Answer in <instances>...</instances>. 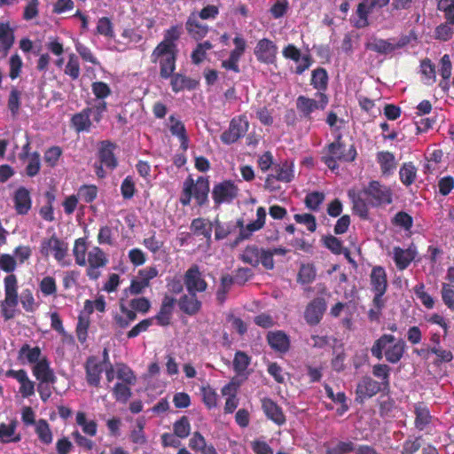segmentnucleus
Instances as JSON below:
<instances>
[{"label":"nucleus","mask_w":454,"mask_h":454,"mask_svg":"<svg viewBox=\"0 0 454 454\" xmlns=\"http://www.w3.org/2000/svg\"><path fill=\"white\" fill-rule=\"evenodd\" d=\"M181 27L178 26H173L168 29L164 34L163 40L159 44H165L171 48H176V42L180 37Z\"/></svg>","instance_id":"obj_60"},{"label":"nucleus","mask_w":454,"mask_h":454,"mask_svg":"<svg viewBox=\"0 0 454 454\" xmlns=\"http://www.w3.org/2000/svg\"><path fill=\"white\" fill-rule=\"evenodd\" d=\"M168 128L172 135L176 136L180 139L182 145L185 148L188 139L183 122L174 116H170L168 120Z\"/></svg>","instance_id":"obj_45"},{"label":"nucleus","mask_w":454,"mask_h":454,"mask_svg":"<svg viewBox=\"0 0 454 454\" xmlns=\"http://www.w3.org/2000/svg\"><path fill=\"white\" fill-rule=\"evenodd\" d=\"M282 54L284 58L291 59L296 64L295 73L298 74H301L304 71L309 69L312 64L310 55L302 54L294 44L286 45L283 49Z\"/></svg>","instance_id":"obj_11"},{"label":"nucleus","mask_w":454,"mask_h":454,"mask_svg":"<svg viewBox=\"0 0 454 454\" xmlns=\"http://www.w3.org/2000/svg\"><path fill=\"white\" fill-rule=\"evenodd\" d=\"M32 373L39 382H51L54 384L56 382L55 373L51 367L49 359L45 356L34 365H32Z\"/></svg>","instance_id":"obj_20"},{"label":"nucleus","mask_w":454,"mask_h":454,"mask_svg":"<svg viewBox=\"0 0 454 454\" xmlns=\"http://www.w3.org/2000/svg\"><path fill=\"white\" fill-rule=\"evenodd\" d=\"M170 85L172 90L177 93L184 90H194L198 85V82L181 74L173 73L170 76Z\"/></svg>","instance_id":"obj_29"},{"label":"nucleus","mask_w":454,"mask_h":454,"mask_svg":"<svg viewBox=\"0 0 454 454\" xmlns=\"http://www.w3.org/2000/svg\"><path fill=\"white\" fill-rule=\"evenodd\" d=\"M275 174H270L265 180V187L270 191L276 190L274 180L288 183L294 178V164L286 161L274 168Z\"/></svg>","instance_id":"obj_14"},{"label":"nucleus","mask_w":454,"mask_h":454,"mask_svg":"<svg viewBox=\"0 0 454 454\" xmlns=\"http://www.w3.org/2000/svg\"><path fill=\"white\" fill-rule=\"evenodd\" d=\"M328 104V98L322 92H317L315 98L300 96L296 100L297 109L305 116H309L317 110H324Z\"/></svg>","instance_id":"obj_10"},{"label":"nucleus","mask_w":454,"mask_h":454,"mask_svg":"<svg viewBox=\"0 0 454 454\" xmlns=\"http://www.w3.org/2000/svg\"><path fill=\"white\" fill-rule=\"evenodd\" d=\"M184 280L188 293L192 295H195L196 293L204 292L207 287V284L197 265H192L187 270Z\"/></svg>","instance_id":"obj_12"},{"label":"nucleus","mask_w":454,"mask_h":454,"mask_svg":"<svg viewBox=\"0 0 454 454\" xmlns=\"http://www.w3.org/2000/svg\"><path fill=\"white\" fill-rule=\"evenodd\" d=\"M238 187L231 181H224L215 185L212 197L215 203L231 202L238 195Z\"/></svg>","instance_id":"obj_17"},{"label":"nucleus","mask_w":454,"mask_h":454,"mask_svg":"<svg viewBox=\"0 0 454 454\" xmlns=\"http://www.w3.org/2000/svg\"><path fill=\"white\" fill-rule=\"evenodd\" d=\"M371 286L373 292H380L384 294L387 287V273L383 267H373L370 275Z\"/></svg>","instance_id":"obj_27"},{"label":"nucleus","mask_w":454,"mask_h":454,"mask_svg":"<svg viewBox=\"0 0 454 454\" xmlns=\"http://www.w3.org/2000/svg\"><path fill=\"white\" fill-rule=\"evenodd\" d=\"M35 426V433L39 440L44 444H51L53 440V435L48 422L45 419H39Z\"/></svg>","instance_id":"obj_46"},{"label":"nucleus","mask_w":454,"mask_h":454,"mask_svg":"<svg viewBox=\"0 0 454 454\" xmlns=\"http://www.w3.org/2000/svg\"><path fill=\"white\" fill-rule=\"evenodd\" d=\"M173 306H174V300L169 297H165L162 301L160 312L154 317V319L157 320V323L160 325L165 326V325H169L171 315H172V310H173Z\"/></svg>","instance_id":"obj_41"},{"label":"nucleus","mask_w":454,"mask_h":454,"mask_svg":"<svg viewBox=\"0 0 454 454\" xmlns=\"http://www.w3.org/2000/svg\"><path fill=\"white\" fill-rule=\"evenodd\" d=\"M14 255L9 254H0V269L9 273L4 278V299L0 302L1 314L4 320L13 318L17 313L19 304L18 278L12 272L17 268Z\"/></svg>","instance_id":"obj_1"},{"label":"nucleus","mask_w":454,"mask_h":454,"mask_svg":"<svg viewBox=\"0 0 454 454\" xmlns=\"http://www.w3.org/2000/svg\"><path fill=\"white\" fill-rule=\"evenodd\" d=\"M115 145L108 141L101 143L99 148L100 163L110 169H114L117 166V160L114 154Z\"/></svg>","instance_id":"obj_28"},{"label":"nucleus","mask_w":454,"mask_h":454,"mask_svg":"<svg viewBox=\"0 0 454 454\" xmlns=\"http://www.w3.org/2000/svg\"><path fill=\"white\" fill-rule=\"evenodd\" d=\"M45 356L43 355L41 348L38 346L32 347L27 343L23 344L18 353V359L22 364H28L34 365Z\"/></svg>","instance_id":"obj_24"},{"label":"nucleus","mask_w":454,"mask_h":454,"mask_svg":"<svg viewBox=\"0 0 454 454\" xmlns=\"http://www.w3.org/2000/svg\"><path fill=\"white\" fill-rule=\"evenodd\" d=\"M367 48L379 53L387 54L398 48V45L382 39H374L367 43Z\"/></svg>","instance_id":"obj_50"},{"label":"nucleus","mask_w":454,"mask_h":454,"mask_svg":"<svg viewBox=\"0 0 454 454\" xmlns=\"http://www.w3.org/2000/svg\"><path fill=\"white\" fill-rule=\"evenodd\" d=\"M130 309L135 311V313L146 314L151 308L150 301L145 297H138L130 300L129 301Z\"/></svg>","instance_id":"obj_62"},{"label":"nucleus","mask_w":454,"mask_h":454,"mask_svg":"<svg viewBox=\"0 0 454 454\" xmlns=\"http://www.w3.org/2000/svg\"><path fill=\"white\" fill-rule=\"evenodd\" d=\"M380 384L371 378H364L356 387V399L363 402L364 399L375 395L380 391Z\"/></svg>","instance_id":"obj_25"},{"label":"nucleus","mask_w":454,"mask_h":454,"mask_svg":"<svg viewBox=\"0 0 454 454\" xmlns=\"http://www.w3.org/2000/svg\"><path fill=\"white\" fill-rule=\"evenodd\" d=\"M121 39L117 42L118 45H123L124 47L120 48V51H123L126 48H132L134 45L139 43L143 40L142 34L134 28H125L121 34Z\"/></svg>","instance_id":"obj_34"},{"label":"nucleus","mask_w":454,"mask_h":454,"mask_svg":"<svg viewBox=\"0 0 454 454\" xmlns=\"http://www.w3.org/2000/svg\"><path fill=\"white\" fill-rule=\"evenodd\" d=\"M413 292L425 308L431 309L434 307L435 300L426 291V286L423 283L416 285Z\"/></svg>","instance_id":"obj_47"},{"label":"nucleus","mask_w":454,"mask_h":454,"mask_svg":"<svg viewBox=\"0 0 454 454\" xmlns=\"http://www.w3.org/2000/svg\"><path fill=\"white\" fill-rule=\"evenodd\" d=\"M91 109H84L82 112L74 115L72 123L78 132L87 131L91 126Z\"/></svg>","instance_id":"obj_44"},{"label":"nucleus","mask_w":454,"mask_h":454,"mask_svg":"<svg viewBox=\"0 0 454 454\" xmlns=\"http://www.w3.org/2000/svg\"><path fill=\"white\" fill-rule=\"evenodd\" d=\"M328 83V75L324 68H317L312 72L311 84L318 90H325Z\"/></svg>","instance_id":"obj_57"},{"label":"nucleus","mask_w":454,"mask_h":454,"mask_svg":"<svg viewBox=\"0 0 454 454\" xmlns=\"http://www.w3.org/2000/svg\"><path fill=\"white\" fill-rule=\"evenodd\" d=\"M442 300L451 311H454V286L447 283L442 285Z\"/></svg>","instance_id":"obj_61"},{"label":"nucleus","mask_w":454,"mask_h":454,"mask_svg":"<svg viewBox=\"0 0 454 454\" xmlns=\"http://www.w3.org/2000/svg\"><path fill=\"white\" fill-rule=\"evenodd\" d=\"M5 376L16 380L20 384L19 392L23 398L30 397L35 394V383L31 380L27 375V372L23 370H8L5 372Z\"/></svg>","instance_id":"obj_15"},{"label":"nucleus","mask_w":454,"mask_h":454,"mask_svg":"<svg viewBox=\"0 0 454 454\" xmlns=\"http://www.w3.org/2000/svg\"><path fill=\"white\" fill-rule=\"evenodd\" d=\"M45 47L51 53L58 57L54 64L57 67L61 68L64 65V58L62 55L65 52L64 44L61 39L58 36H51L48 38Z\"/></svg>","instance_id":"obj_31"},{"label":"nucleus","mask_w":454,"mask_h":454,"mask_svg":"<svg viewBox=\"0 0 454 454\" xmlns=\"http://www.w3.org/2000/svg\"><path fill=\"white\" fill-rule=\"evenodd\" d=\"M14 43V33L8 23H0V52L6 56Z\"/></svg>","instance_id":"obj_33"},{"label":"nucleus","mask_w":454,"mask_h":454,"mask_svg":"<svg viewBox=\"0 0 454 454\" xmlns=\"http://www.w3.org/2000/svg\"><path fill=\"white\" fill-rule=\"evenodd\" d=\"M201 303L195 295L184 296L180 301L181 309L189 315L196 314L200 309Z\"/></svg>","instance_id":"obj_54"},{"label":"nucleus","mask_w":454,"mask_h":454,"mask_svg":"<svg viewBox=\"0 0 454 454\" xmlns=\"http://www.w3.org/2000/svg\"><path fill=\"white\" fill-rule=\"evenodd\" d=\"M316 278L315 268L310 264L301 265L298 274V281L301 284H309Z\"/></svg>","instance_id":"obj_64"},{"label":"nucleus","mask_w":454,"mask_h":454,"mask_svg":"<svg viewBox=\"0 0 454 454\" xmlns=\"http://www.w3.org/2000/svg\"><path fill=\"white\" fill-rule=\"evenodd\" d=\"M87 242L84 238L75 239L73 247V255L75 263L86 267V276L90 280H97L102 275V270L108 264L107 254L98 247H91L88 252Z\"/></svg>","instance_id":"obj_2"},{"label":"nucleus","mask_w":454,"mask_h":454,"mask_svg":"<svg viewBox=\"0 0 454 454\" xmlns=\"http://www.w3.org/2000/svg\"><path fill=\"white\" fill-rule=\"evenodd\" d=\"M415 425L419 430L425 428V427L430 422L431 416L428 409L423 404H416L415 406Z\"/></svg>","instance_id":"obj_53"},{"label":"nucleus","mask_w":454,"mask_h":454,"mask_svg":"<svg viewBox=\"0 0 454 454\" xmlns=\"http://www.w3.org/2000/svg\"><path fill=\"white\" fill-rule=\"evenodd\" d=\"M159 270L156 266H148L141 269L137 271L136 277H134L128 291L130 294L137 295L150 286L151 280L158 277Z\"/></svg>","instance_id":"obj_9"},{"label":"nucleus","mask_w":454,"mask_h":454,"mask_svg":"<svg viewBox=\"0 0 454 454\" xmlns=\"http://www.w3.org/2000/svg\"><path fill=\"white\" fill-rule=\"evenodd\" d=\"M76 423L82 427V432L90 436H94L98 431L97 423L94 420H87L84 412L79 411L76 414Z\"/></svg>","instance_id":"obj_52"},{"label":"nucleus","mask_w":454,"mask_h":454,"mask_svg":"<svg viewBox=\"0 0 454 454\" xmlns=\"http://www.w3.org/2000/svg\"><path fill=\"white\" fill-rule=\"evenodd\" d=\"M365 192L373 198L378 204H390L392 202L391 190L377 181L371 182Z\"/></svg>","instance_id":"obj_22"},{"label":"nucleus","mask_w":454,"mask_h":454,"mask_svg":"<svg viewBox=\"0 0 454 454\" xmlns=\"http://www.w3.org/2000/svg\"><path fill=\"white\" fill-rule=\"evenodd\" d=\"M401 182L405 185L411 184L416 177V168L412 163H404L399 171Z\"/></svg>","instance_id":"obj_58"},{"label":"nucleus","mask_w":454,"mask_h":454,"mask_svg":"<svg viewBox=\"0 0 454 454\" xmlns=\"http://www.w3.org/2000/svg\"><path fill=\"white\" fill-rule=\"evenodd\" d=\"M20 440V435L16 433V423L0 424V442L9 443L17 442Z\"/></svg>","instance_id":"obj_42"},{"label":"nucleus","mask_w":454,"mask_h":454,"mask_svg":"<svg viewBox=\"0 0 454 454\" xmlns=\"http://www.w3.org/2000/svg\"><path fill=\"white\" fill-rule=\"evenodd\" d=\"M389 0H364L357 6L356 16L357 19L355 20V25L357 27H364L368 24L367 17L368 14L375 7H382L387 4Z\"/></svg>","instance_id":"obj_18"},{"label":"nucleus","mask_w":454,"mask_h":454,"mask_svg":"<svg viewBox=\"0 0 454 454\" xmlns=\"http://www.w3.org/2000/svg\"><path fill=\"white\" fill-rule=\"evenodd\" d=\"M286 252L287 250L283 247L263 249L252 246L247 247L244 250L242 259L252 266H257L262 263L265 269L272 270L274 268L273 256L285 255Z\"/></svg>","instance_id":"obj_5"},{"label":"nucleus","mask_w":454,"mask_h":454,"mask_svg":"<svg viewBox=\"0 0 454 454\" xmlns=\"http://www.w3.org/2000/svg\"><path fill=\"white\" fill-rule=\"evenodd\" d=\"M268 342L272 348L279 352H286L289 348V339L283 332H270L267 336Z\"/></svg>","instance_id":"obj_35"},{"label":"nucleus","mask_w":454,"mask_h":454,"mask_svg":"<svg viewBox=\"0 0 454 454\" xmlns=\"http://www.w3.org/2000/svg\"><path fill=\"white\" fill-rule=\"evenodd\" d=\"M14 207L18 214L25 215L31 207V199L29 192L24 188H19L13 197Z\"/></svg>","instance_id":"obj_30"},{"label":"nucleus","mask_w":454,"mask_h":454,"mask_svg":"<svg viewBox=\"0 0 454 454\" xmlns=\"http://www.w3.org/2000/svg\"><path fill=\"white\" fill-rule=\"evenodd\" d=\"M209 182L205 177H199L196 181L192 176L186 178L183 184L180 202L186 206L194 198L199 205H203L207 200Z\"/></svg>","instance_id":"obj_4"},{"label":"nucleus","mask_w":454,"mask_h":454,"mask_svg":"<svg viewBox=\"0 0 454 454\" xmlns=\"http://www.w3.org/2000/svg\"><path fill=\"white\" fill-rule=\"evenodd\" d=\"M326 454H348L354 450V443L350 441L333 440L325 444Z\"/></svg>","instance_id":"obj_39"},{"label":"nucleus","mask_w":454,"mask_h":454,"mask_svg":"<svg viewBox=\"0 0 454 454\" xmlns=\"http://www.w3.org/2000/svg\"><path fill=\"white\" fill-rule=\"evenodd\" d=\"M377 161L380 166L383 175H390L396 168L395 158L389 152H380L377 154Z\"/></svg>","instance_id":"obj_40"},{"label":"nucleus","mask_w":454,"mask_h":454,"mask_svg":"<svg viewBox=\"0 0 454 454\" xmlns=\"http://www.w3.org/2000/svg\"><path fill=\"white\" fill-rule=\"evenodd\" d=\"M200 393L204 404L208 409L215 408L218 404V395L216 391L209 385H205L200 387Z\"/></svg>","instance_id":"obj_49"},{"label":"nucleus","mask_w":454,"mask_h":454,"mask_svg":"<svg viewBox=\"0 0 454 454\" xmlns=\"http://www.w3.org/2000/svg\"><path fill=\"white\" fill-rule=\"evenodd\" d=\"M265 219V208L262 207H258L256 210V220L248 223L246 227H243L240 230V236L243 239H248L253 232L261 230L264 226Z\"/></svg>","instance_id":"obj_32"},{"label":"nucleus","mask_w":454,"mask_h":454,"mask_svg":"<svg viewBox=\"0 0 454 454\" xmlns=\"http://www.w3.org/2000/svg\"><path fill=\"white\" fill-rule=\"evenodd\" d=\"M104 364L97 357H89L85 364L86 380L89 385L98 387L101 379V373L104 371Z\"/></svg>","instance_id":"obj_21"},{"label":"nucleus","mask_w":454,"mask_h":454,"mask_svg":"<svg viewBox=\"0 0 454 454\" xmlns=\"http://www.w3.org/2000/svg\"><path fill=\"white\" fill-rule=\"evenodd\" d=\"M64 73L73 80H77L79 78L81 73L80 62L78 57L74 53H70L68 55Z\"/></svg>","instance_id":"obj_48"},{"label":"nucleus","mask_w":454,"mask_h":454,"mask_svg":"<svg viewBox=\"0 0 454 454\" xmlns=\"http://www.w3.org/2000/svg\"><path fill=\"white\" fill-rule=\"evenodd\" d=\"M262 407L267 418L277 425L281 426L286 422V417L282 409L271 399L263 398L262 400Z\"/></svg>","instance_id":"obj_26"},{"label":"nucleus","mask_w":454,"mask_h":454,"mask_svg":"<svg viewBox=\"0 0 454 454\" xmlns=\"http://www.w3.org/2000/svg\"><path fill=\"white\" fill-rule=\"evenodd\" d=\"M191 230L195 235H201L207 242L211 241L212 223L204 218H196L192 222Z\"/></svg>","instance_id":"obj_36"},{"label":"nucleus","mask_w":454,"mask_h":454,"mask_svg":"<svg viewBox=\"0 0 454 454\" xmlns=\"http://www.w3.org/2000/svg\"><path fill=\"white\" fill-rule=\"evenodd\" d=\"M116 374L117 378L121 380L122 383L129 386L136 384L137 377L129 366L123 364H117Z\"/></svg>","instance_id":"obj_56"},{"label":"nucleus","mask_w":454,"mask_h":454,"mask_svg":"<svg viewBox=\"0 0 454 454\" xmlns=\"http://www.w3.org/2000/svg\"><path fill=\"white\" fill-rule=\"evenodd\" d=\"M251 363V357L243 351H237L233 358V369L239 376H247L249 374L248 366Z\"/></svg>","instance_id":"obj_37"},{"label":"nucleus","mask_w":454,"mask_h":454,"mask_svg":"<svg viewBox=\"0 0 454 454\" xmlns=\"http://www.w3.org/2000/svg\"><path fill=\"white\" fill-rule=\"evenodd\" d=\"M392 254L393 259L398 270H403L415 259L417 255V250L414 247H410L406 249H403L401 247H394Z\"/></svg>","instance_id":"obj_23"},{"label":"nucleus","mask_w":454,"mask_h":454,"mask_svg":"<svg viewBox=\"0 0 454 454\" xmlns=\"http://www.w3.org/2000/svg\"><path fill=\"white\" fill-rule=\"evenodd\" d=\"M19 301H20L23 309L27 312H34L39 307V304L35 301L34 294L30 289L23 290Z\"/></svg>","instance_id":"obj_55"},{"label":"nucleus","mask_w":454,"mask_h":454,"mask_svg":"<svg viewBox=\"0 0 454 454\" xmlns=\"http://www.w3.org/2000/svg\"><path fill=\"white\" fill-rule=\"evenodd\" d=\"M278 52L277 45L270 39H261L254 50V53L256 59L262 63L271 64L275 62Z\"/></svg>","instance_id":"obj_16"},{"label":"nucleus","mask_w":454,"mask_h":454,"mask_svg":"<svg viewBox=\"0 0 454 454\" xmlns=\"http://www.w3.org/2000/svg\"><path fill=\"white\" fill-rule=\"evenodd\" d=\"M406 349V344L403 340H395L391 334L382 335L372 348V354L378 359H381L383 355L386 359L392 364L401 360Z\"/></svg>","instance_id":"obj_3"},{"label":"nucleus","mask_w":454,"mask_h":454,"mask_svg":"<svg viewBox=\"0 0 454 454\" xmlns=\"http://www.w3.org/2000/svg\"><path fill=\"white\" fill-rule=\"evenodd\" d=\"M115 399L126 403L131 396L130 386L124 383H117L113 389Z\"/></svg>","instance_id":"obj_63"},{"label":"nucleus","mask_w":454,"mask_h":454,"mask_svg":"<svg viewBox=\"0 0 454 454\" xmlns=\"http://www.w3.org/2000/svg\"><path fill=\"white\" fill-rule=\"evenodd\" d=\"M38 287L43 296H55L58 290L56 279L51 276L43 277Z\"/></svg>","instance_id":"obj_51"},{"label":"nucleus","mask_w":454,"mask_h":454,"mask_svg":"<svg viewBox=\"0 0 454 454\" xmlns=\"http://www.w3.org/2000/svg\"><path fill=\"white\" fill-rule=\"evenodd\" d=\"M421 73L424 82L432 85L436 81L434 67L429 59L421 62Z\"/></svg>","instance_id":"obj_59"},{"label":"nucleus","mask_w":454,"mask_h":454,"mask_svg":"<svg viewBox=\"0 0 454 454\" xmlns=\"http://www.w3.org/2000/svg\"><path fill=\"white\" fill-rule=\"evenodd\" d=\"M340 136H337V141L329 145L328 154L324 157V161L329 168L334 170L338 168L337 160L349 161L356 157V151L349 149L347 153H344V147L340 141Z\"/></svg>","instance_id":"obj_8"},{"label":"nucleus","mask_w":454,"mask_h":454,"mask_svg":"<svg viewBox=\"0 0 454 454\" xmlns=\"http://www.w3.org/2000/svg\"><path fill=\"white\" fill-rule=\"evenodd\" d=\"M326 309V303L323 298H316L312 300L306 307L304 317L309 325H317L325 311Z\"/></svg>","instance_id":"obj_19"},{"label":"nucleus","mask_w":454,"mask_h":454,"mask_svg":"<svg viewBox=\"0 0 454 454\" xmlns=\"http://www.w3.org/2000/svg\"><path fill=\"white\" fill-rule=\"evenodd\" d=\"M177 49L165 44H158L151 54L153 63L159 64L160 75L169 79L176 69Z\"/></svg>","instance_id":"obj_7"},{"label":"nucleus","mask_w":454,"mask_h":454,"mask_svg":"<svg viewBox=\"0 0 454 454\" xmlns=\"http://www.w3.org/2000/svg\"><path fill=\"white\" fill-rule=\"evenodd\" d=\"M39 252L43 257L52 256L62 267L71 264V261L67 258L68 244L55 234L41 241Z\"/></svg>","instance_id":"obj_6"},{"label":"nucleus","mask_w":454,"mask_h":454,"mask_svg":"<svg viewBox=\"0 0 454 454\" xmlns=\"http://www.w3.org/2000/svg\"><path fill=\"white\" fill-rule=\"evenodd\" d=\"M120 310L121 313L114 315V320L120 328H126L136 319L137 314L124 304L120 305Z\"/></svg>","instance_id":"obj_43"},{"label":"nucleus","mask_w":454,"mask_h":454,"mask_svg":"<svg viewBox=\"0 0 454 454\" xmlns=\"http://www.w3.org/2000/svg\"><path fill=\"white\" fill-rule=\"evenodd\" d=\"M248 129V121L245 116L232 119L229 129L221 136V140L227 145L236 142Z\"/></svg>","instance_id":"obj_13"},{"label":"nucleus","mask_w":454,"mask_h":454,"mask_svg":"<svg viewBox=\"0 0 454 454\" xmlns=\"http://www.w3.org/2000/svg\"><path fill=\"white\" fill-rule=\"evenodd\" d=\"M198 15L192 13L186 23V28L189 34L195 39L204 37L207 33V27L199 21Z\"/></svg>","instance_id":"obj_38"}]
</instances>
